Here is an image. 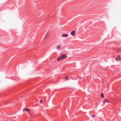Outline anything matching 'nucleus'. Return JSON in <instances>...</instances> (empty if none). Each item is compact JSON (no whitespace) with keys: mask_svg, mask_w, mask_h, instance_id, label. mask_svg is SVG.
<instances>
[{"mask_svg":"<svg viewBox=\"0 0 121 121\" xmlns=\"http://www.w3.org/2000/svg\"><path fill=\"white\" fill-rule=\"evenodd\" d=\"M106 102L108 103H110L109 101L106 99H105L103 101V103L104 104Z\"/></svg>","mask_w":121,"mask_h":121,"instance_id":"7ed1b4c3","label":"nucleus"},{"mask_svg":"<svg viewBox=\"0 0 121 121\" xmlns=\"http://www.w3.org/2000/svg\"><path fill=\"white\" fill-rule=\"evenodd\" d=\"M67 57L66 55L65 54L62 55L61 56H59L57 59L58 61H60L63 60Z\"/></svg>","mask_w":121,"mask_h":121,"instance_id":"f257e3e1","label":"nucleus"},{"mask_svg":"<svg viewBox=\"0 0 121 121\" xmlns=\"http://www.w3.org/2000/svg\"><path fill=\"white\" fill-rule=\"evenodd\" d=\"M42 102H43V100L42 99H41L40 100V103H42Z\"/></svg>","mask_w":121,"mask_h":121,"instance_id":"9b49d317","label":"nucleus"},{"mask_svg":"<svg viewBox=\"0 0 121 121\" xmlns=\"http://www.w3.org/2000/svg\"><path fill=\"white\" fill-rule=\"evenodd\" d=\"M68 36V34H63L61 35V36L62 37L64 38V37H67Z\"/></svg>","mask_w":121,"mask_h":121,"instance_id":"39448f33","label":"nucleus"},{"mask_svg":"<svg viewBox=\"0 0 121 121\" xmlns=\"http://www.w3.org/2000/svg\"><path fill=\"white\" fill-rule=\"evenodd\" d=\"M120 59V56L119 55H118L117 57L115 58V60L116 61H117L119 60Z\"/></svg>","mask_w":121,"mask_h":121,"instance_id":"423d86ee","label":"nucleus"},{"mask_svg":"<svg viewBox=\"0 0 121 121\" xmlns=\"http://www.w3.org/2000/svg\"><path fill=\"white\" fill-rule=\"evenodd\" d=\"M61 47V45H58L57 47V48L58 49H59Z\"/></svg>","mask_w":121,"mask_h":121,"instance_id":"6e6552de","label":"nucleus"},{"mask_svg":"<svg viewBox=\"0 0 121 121\" xmlns=\"http://www.w3.org/2000/svg\"><path fill=\"white\" fill-rule=\"evenodd\" d=\"M65 78L66 79V80H68L69 79V78L67 77H65Z\"/></svg>","mask_w":121,"mask_h":121,"instance_id":"9d476101","label":"nucleus"},{"mask_svg":"<svg viewBox=\"0 0 121 121\" xmlns=\"http://www.w3.org/2000/svg\"><path fill=\"white\" fill-rule=\"evenodd\" d=\"M91 117L92 118H94L96 116V115L95 114H92V115H91Z\"/></svg>","mask_w":121,"mask_h":121,"instance_id":"0eeeda50","label":"nucleus"},{"mask_svg":"<svg viewBox=\"0 0 121 121\" xmlns=\"http://www.w3.org/2000/svg\"><path fill=\"white\" fill-rule=\"evenodd\" d=\"M101 97L102 98H104V96L103 94L102 93L101 94Z\"/></svg>","mask_w":121,"mask_h":121,"instance_id":"1a4fd4ad","label":"nucleus"},{"mask_svg":"<svg viewBox=\"0 0 121 121\" xmlns=\"http://www.w3.org/2000/svg\"><path fill=\"white\" fill-rule=\"evenodd\" d=\"M76 34L75 31L73 30L71 32V35L73 36H75Z\"/></svg>","mask_w":121,"mask_h":121,"instance_id":"20e7f679","label":"nucleus"},{"mask_svg":"<svg viewBox=\"0 0 121 121\" xmlns=\"http://www.w3.org/2000/svg\"><path fill=\"white\" fill-rule=\"evenodd\" d=\"M23 111H26V112L27 113H32L33 112L31 111L30 109L27 108H25L23 109Z\"/></svg>","mask_w":121,"mask_h":121,"instance_id":"f03ea898","label":"nucleus"}]
</instances>
